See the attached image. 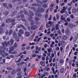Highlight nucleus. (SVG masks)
<instances>
[{
	"label": "nucleus",
	"mask_w": 78,
	"mask_h": 78,
	"mask_svg": "<svg viewBox=\"0 0 78 78\" xmlns=\"http://www.w3.org/2000/svg\"><path fill=\"white\" fill-rule=\"evenodd\" d=\"M3 32V29L2 28L1 26L0 27V33L2 34Z\"/></svg>",
	"instance_id": "2eb2a0df"
},
{
	"label": "nucleus",
	"mask_w": 78,
	"mask_h": 78,
	"mask_svg": "<svg viewBox=\"0 0 78 78\" xmlns=\"http://www.w3.org/2000/svg\"><path fill=\"white\" fill-rule=\"evenodd\" d=\"M69 47H70V44H68L67 45L66 47V49H67V50H68L69 49Z\"/></svg>",
	"instance_id": "2f4dec72"
},
{
	"label": "nucleus",
	"mask_w": 78,
	"mask_h": 78,
	"mask_svg": "<svg viewBox=\"0 0 78 78\" xmlns=\"http://www.w3.org/2000/svg\"><path fill=\"white\" fill-rule=\"evenodd\" d=\"M21 71V69L20 68H18L16 70V72H20Z\"/></svg>",
	"instance_id": "b1692460"
},
{
	"label": "nucleus",
	"mask_w": 78,
	"mask_h": 78,
	"mask_svg": "<svg viewBox=\"0 0 78 78\" xmlns=\"http://www.w3.org/2000/svg\"><path fill=\"white\" fill-rule=\"evenodd\" d=\"M43 7V8H46L47 7V4H44L42 5Z\"/></svg>",
	"instance_id": "f704fd0d"
},
{
	"label": "nucleus",
	"mask_w": 78,
	"mask_h": 78,
	"mask_svg": "<svg viewBox=\"0 0 78 78\" xmlns=\"http://www.w3.org/2000/svg\"><path fill=\"white\" fill-rule=\"evenodd\" d=\"M37 58L38 59H40V58H41V55H37Z\"/></svg>",
	"instance_id": "680f3d73"
},
{
	"label": "nucleus",
	"mask_w": 78,
	"mask_h": 78,
	"mask_svg": "<svg viewBox=\"0 0 78 78\" xmlns=\"http://www.w3.org/2000/svg\"><path fill=\"white\" fill-rule=\"evenodd\" d=\"M61 20H65V18L63 17V16H62L61 17Z\"/></svg>",
	"instance_id": "c756f323"
},
{
	"label": "nucleus",
	"mask_w": 78,
	"mask_h": 78,
	"mask_svg": "<svg viewBox=\"0 0 78 78\" xmlns=\"http://www.w3.org/2000/svg\"><path fill=\"white\" fill-rule=\"evenodd\" d=\"M15 72H16V71H15V70H13V71L12 72V75H14V74L15 73Z\"/></svg>",
	"instance_id": "49530a36"
},
{
	"label": "nucleus",
	"mask_w": 78,
	"mask_h": 78,
	"mask_svg": "<svg viewBox=\"0 0 78 78\" xmlns=\"http://www.w3.org/2000/svg\"><path fill=\"white\" fill-rule=\"evenodd\" d=\"M64 69L62 68L60 70V73H64Z\"/></svg>",
	"instance_id": "412c9836"
},
{
	"label": "nucleus",
	"mask_w": 78,
	"mask_h": 78,
	"mask_svg": "<svg viewBox=\"0 0 78 78\" xmlns=\"http://www.w3.org/2000/svg\"><path fill=\"white\" fill-rule=\"evenodd\" d=\"M10 49L11 50H12V51H14V47L13 46L11 47L10 48Z\"/></svg>",
	"instance_id": "a18cd8bd"
},
{
	"label": "nucleus",
	"mask_w": 78,
	"mask_h": 78,
	"mask_svg": "<svg viewBox=\"0 0 78 78\" xmlns=\"http://www.w3.org/2000/svg\"><path fill=\"white\" fill-rule=\"evenodd\" d=\"M49 35L51 37H53V36L54 35H55V34H50Z\"/></svg>",
	"instance_id": "bf43d9fd"
},
{
	"label": "nucleus",
	"mask_w": 78,
	"mask_h": 78,
	"mask_svg": "<svg viewBox=\"0 0 78 78\" xmlns=\"http://www.w3.org/2000/svg\"><path fill=\"white\" fill-rule=\"evenodd\" d=\"M40 64H41L43 67H45V62H43V61H41L40 62Z\"/></svg>",
	"instance_id": "9b49d317"
},
{
	"label": "nucleus",
	"mask_w": 78,
	"mask_h": 78,
	"mask_svg": "<svg viewBox=\"0 0 78 78\" xmlns=\"http://www.w3.org/2000/svg\"><path fill=\"white\" fill-rule=\"evenodd\" d=\"M72 12L73 13H76V9L75 8H73V9Z\"/></svg>",
	"instance_id": "4be33fe9"
},
{
	"label": "nucleus",
	"mask_w": 78,
	"mask_h": 78,
	"mask_svg": "<svg viewBox=\"0 0 78 78\" xmlns=\"http://www.w3.org/2000/svg\"><path fill=\"white\" fill-rule=\"evenodd\" d=\"M2 5L4 7H6V6H7V4L5 3H3Z\"/></svg>",
	"instance_id": "5fc2aeb1"
},
{
	"label": "nucleus",
	"mask_w": 78,
	"mask_h": 78,
	"mask_svg": "<svg viewBox=\"0 0 78 78\" xmlns=\"http://www.w3.org/2000/svg\"><path fill=\"white\" fill-rule=\"evenodd\" d=\"M29 14L30 16H34V13L32 12V11H29Z\"/></svg>",
	"instance_id": "f3484780"
},
{
	"label": "nucleus",
	"mask_w": 78,
	"mask_h": 78,
	"mask_svg": "<svg viewBox=\"0 0 78 78\" xmlns=\"http://www.w3.org/2000/svg\"><path fill=\"white\" fill-rule=\"evenodd\" d=\"M38 10L37 11V12H44V9L42 8L41 7L38 8Z\"/></svg>",
	"instance_id": "0eeeda50"
},
{
	"label": "nucleus",
	"mask_w": 78,
	"mask_h": 78,
	"mask_svg": "<svg viewBox=\"0 0 78 78\" xmlns=\"http://www.w3.org/2000/svg\"><path fill=\"white\" fill-rule=\"evenodd\" d=\"M35 19V20H36V21H39V18L37 17H35L34 18Z\"/></svg>",
	"instance_id": "7c9ffc66"
},
{
	"label": "nucleus",
	"mask_w": 78,
	"mask_h": 78,
	"mask_svg": "<svg viewBox=\"0 0 78 78\" xmlns=\"http://www.w3.org/2000/svg\"><path fill=\"white\" fill-rule=\"evenodd\" d=\"M29 45H35V43H30Z\"/></svg>",
	"instance_id": "4c0bfd02"
},
{
	"label": "nucleus",
	"mask_w": 78,
	"mask_h": 78,
	"mask_svg": "<svg viewBox=\"0 0 78 78\" xmlns=\"http://www.w3.org/2000/svg\"><path fill=\"white\" fill-rule=\"evenodd\" d=\"M67 38H68V37L66 35H64L63 36V39L64 40H67Z\"/></svg>",
	"instance_id": "4468645a"
},
{
	"label": "nucleus",
	"mask_w": 78,
	"mask_h": 78,
	"mask_svg": "<svg viewBox=\"0 0 78 78\" xmlns=\"http://www.w3.org/2000/svg\"><path fill=\"white\" fill-rule=\"evenodd\" d=\"M73 36H71L69 39V41L70 42H71V41H72L73 40Z\"/></svg>",
	"instance_id": "a19ab883"
},
{
	"label": "nucleus",
	"mask_w": 78,
	"mask_h": 78,
	"mask_svg": "<svg viewBox=\"0 0 78 78\" xmlns=\"http://www.w3.org/2000/svg\"><path fill=\"white\" fill-rule=\"evenodd\" d=\"M32 6H39V4H32Z\"/></svg>",
	"instance_id": "09e8293b"
},
{
	"label": "nucleus",
	"mask_w": 78,
	"mask_h": 78,
	"mask_svg": "<svg viewBox=\"0 0 78 78\" xmlns=\"http://www.w3.org/2000/svg\"><path fill=\"white\" fill-rule=\"evenodd\" d=\"M12 35L13 37H14L15 38H16V37H17V35L16 32H15V31H14L13 32Z\"/></svg>",
	"instance_id": "1a4fd4ad"
},
{
	"label": "nucleus",
	"mask_w": 78,
	"mask_h": 78,
	"mask_svg": "<svg viewBox=\"0 0 78 78\" xmlns=\"http://www.w3.org/2000/svg\"><path fill=\"white\" fill-rule=\"evenodd\" d=\"M23 26H24L23 25H22V24H20V26H18V28H22V27L23 28Z\"/></svg>",
	"instance_id": "79ce46f5"
},
{
	"label": "nucleus",
	"mask_w": 78,
	"mask_h": 78,
	"mask_svg": "<svg viewBox=\"0 0 78 78\" xmlns=\"http://www.w3.org/2000/svg\"><path fill=\"white\" fill-rule=\"evenodd\" d=\"M13 13L14 14V15L12 14L11 15V17H12V16H15L16 14L17 13V11H15Z\"/></svg>",
	"instance_id": "5701e85b"
},
{
	"label": "nucleus",
	"mask_w": 78,
	"mask_h": 78,
	"mask_svg": "<svg viewBox=\"0 0 78 78\" xmlns=\"http://www.w3.org/2000/svg\"><path fill=\"white\" fill-rule=\"evenodd\" d=\"M68 26L69 28H75V25L71 23H69Z\"/></svg>",
	"instance_id": "423d86ee"
},
{
	"label": "nucleus",
	"mask_w": 78,
	"mask_h": 78,
	"mask_svg": "<svg viewBox=\"0 0 78 78\" xmlns=\"http://www.w3.org/2000/svg\"><path fill=\"white\" fill-rule=\"evenodd\" d=\"M66 11V8L64 6L62 10H61L60 12L61 14H63Z\"/></svg>",
	"instance_id": "39448f33"
},
{
	"label": "nucleus",
	"mask_w": 78,
	"mask_h": 78,
	"mask_svg": "<svg viewBox=\"0 0 78 78\" xmlns=\"http://www.w3.org/2000/svg\"><path fill=\"white\" fill-rule=\"evenodd\" d=\"M35 14L37 16H38V17H41V14L39 13H35Z\"/></svg>",
	"instance_id": "dca6fc26"
},
{
	"label": "nucleus",
	"mask_w": 78,
	"mask_h": 78,
	"mask_svg": "<svg viewBox=\"0 0 78 78\" xmlns=\"http://www.w3.org/2000/svg\"><path fill=\"white\" fill-rule=\"evenodd\" d=\"M49 56H47L46 58V61H48L49 59H50V57L49 58Z\"/></svg>",
	"instance_id": "c9c22d12"
},
{
	"label": "nucleus",
	"mask_w": 78,
	"mask_h": 78,
	"mask_svg": "<svg viewBox=\"0 0 78 78\" xmlns=\"http://www.w3.org/2000/svg\"><path fill=\"white\" fill-rule=\"evenodd\" d=\"M66 34V35L67 36H69V35L70 34V32L69 31H67V32H65Z\"/></svg>",
	"instance_id": "a211bd4d"
},
{
	"label": "nucleus",
	"mask_w": 78,
	"mask_h": 78,
	"mask_svg": "<svg viewBox=\"0 0 78 78\" xmlns=\"http://www.w3.org/2000/svg\"><path fill=\"white\" fill-rule=\"evenodd\" d=\"M19 32L20 33H21V34H23V31L22 29H20L19 30Z\"/></svg>",
	"instance_id": "a878e982"
},
{
	"label": "nucleus",
	"mask_w": 78,
	"mask_h": 78,
	"mask_svg": "<svg viewBox=\"0 0 78 78\" xmlns=\"http://www.w3.org/2000/svg\"><path fill=\"white\" fill-rule=\"evenodd\" d=\"M12 30H9V35H11V34H12Z\"/></svg>",
	"instance_id": "58836bf2"
},
{
	"label": "nucleus",
	"mask_w": 78,
	"mask_h": 78,
	"mask_svg": "<svg viewBox=\"0 0 78 78\" xmlns=\"http://www.w3.org/2000/svg\"><path fill=\"white\" fill-rule=\"evenodd\" d=\"M67 20L68 22H70V21L71 20L70 18H67Z\"/></svg>",
	"instance_id": "338daca9"
},
{
	"label": "nucleus",
	"mask_w": 78,
	"mask_h": 78,
	"mask_svg": "<svg viewBox=\"0 0 78 78\" xmlns=\"http://www.w3.org/2000/svg\"><path fill=\"white\" fill-rule=\"evenodd\" d=\"M22 75V72L19 71L17 74V76H20V75Z\"/></svg>",
	"instance_id": "cd10ccee"
},
{
	"label": "nucleus",
	"mask_w": 78,
	"mask_h": 78,
	"mask_svg": "<svg viewBox=\"0 0 78 78\" xmlns=\"http://www.w3.org/2000/svg\"><path fill=\"white\" fill-rule=\"evenodd\" d=\"M77 39H78V38L77 37H76V36L75 37H74V39H73L74 42H76V41L77 40Z\"/></svg>",
	"instance_id": "aec40b11"
},
{
	"label": "nucleus",
	"mask_w": 78,
	"mask_h": 78,
	"mask_svg": "<svg viewBox=\"0 0 78 78\" xmlns=\"http://www.w3.org/2000/svg\"><path fill=\"white\" fill-rule=\"evenodd\" d=\"M24 34L26 37H29L30 36V33L28 31L25 32Z\"/></svg>",
	"instance_id": "6e6552de"
},
{
	"label": "nucleus",
	"mask_w": 78,
	"mask_h": 78,
	"mask_svg": "<svg viewBox=\"0 0 78 78\" xmlns=\"http://www.w3.org/2000/svg\"><path fill=\"white\" fill-rule=\"evenodd\" d=\"M33 18V17L32 16H29V18L28 19V20H29V21L31 22V24L32 25H34V22L33 21V20H32V19Z\"/></svg>",
	"instance_id": "7ed1b4c3"
},
{
	"label": "nucleus",
	"mask_w": 78,
	"mask_h": 78,
	"mask_svg": "<svg viewBox=\"0 0 78 78\" xmlns=\"http://www.w3.org/2000/svg\"><path fill=\"white\" fill-rule=\"evenodd\" d=\"M7 44L9 45H13V44H14V40L12 39H11L10 42L9 41H8Z\"/></svg>",
	"instance_id": "20e7f679"
},
{
	"label": "nucleus",
	"mask_w": 78,
	"mask_h": 78,
	"mask_svg": "<svg viewBox=\"0 0 78 78\" xmlns=\"http://www.w3.org/2000/svg\"><path fill=\"white\" fill-rule=\"evenodd\" d=\"M54 5H55V4L52 3L51 5L50 6L51 8H53L54 6Z\"/></svg>",
	"instance_id": "774afa93"
},
{
	"label": "nucleus",
	"mask_w": 78,
	"mask_h": 78,
	"mask_svg": "<svg viewBox=\"0 0 78 78\" xmlns=\"http://www.w3.org/2000/svg\"><path fill=\"white\" fill-rule=\"evenodd\" d=\"M72 63V61L69 60V66H71Z\"/></svg>",
	"instance_id": "13d9d810"
},
{
	"label": "nucleus",
	"mask_w": 78,
	"mask_h": 78,
	"mask_svg": "<svg viewBox=\"0 0 78 78\" xmlns=\"http://www.w3.org/2000/svg\"><path fill=\"white\" fill-rule=\"evenodd\" d=\"M44 27L43 25H41L40 27V28L39 29V30L40 31H41V30H42V29H43V28Z\"/></svg>",
	"instance_id": "72a5a7b5"
},
{
	"label": "nucleus",
	"mask_w": 78,
	"mask_h": 78,
	"mask_svg": "<svg viewBox=\"0 0 78 78\" xmlns=\"http://www.w3.org/2000/svg\"><path fill=\"white\" fill-rule=\"evenodd\" d=\"M44 76H45V75L44 74L41 76V78H43L44 77Z\"/></svg>",
	"instance_id": "69168bd1"
},
{
	"label": "nucleus",
	"mask_w": 78,
	"mask_h": 78,
	"mask_svg": "<svg viewBox=\"0 0 78 78\" xmlns=\"http://www.w3.org/2000/svg\"><path fill=\"white\" fill-rule=\"evenodd\" d=\"M20 17L21 18H24V17H25V16H24V15L23 14H21L20 15Z\"/></svg>",
	"instance_id": "6e6d98bb"
},
{
	"label": "nucleus",
	"mask_w": 78,
	"mask_h": 78,
	"mask_svg": "<svg viewBox=\"0 0 78 78\" xmlns=\"http://www.w3.org/2000/svg\"><path fill=\"white\" fill-rule=\"evenodd\" d=\"M73 77H74V78H76V74L74 73L73 76Z\"/></svg>",
	"instance_id": "0e129e2a"
},
{
	"label": "nucleus",
	"mask_w": 78,
	"mask_h": 78,
	"mask_svg": "<svg viewBox=\"0 0 78 78\" xmlns=\"http://www.w3.org/2000/svg\"><path fill=\"white\" fill-rule=\"evenodd\" d=\"M70 17L71 18V19H73L74 18V15L73 14H71L70 16Z\"/></svg>",
	"instance_id": "c03bdc74"
},
{
	"label": "nucleus",
	"mask_w": 78,
	"mask_h": 78,
	"mask_svg": "<svg viewBox=\"0 0 78 78\" xmlns=\"http://www.w3.org/2000/svg\"><path fill=\"white\" fill-rule=\"evenodd\" d=\"M37 56V55L36 54H35V55H34V54H32V58H33V57H36V56Z\"/></svg>",
	"instance_id": "de8ad7c7"
},
{
	"label": "nucleus",
	"mask_w": 78,
	"mask_h": 78,
	"mask_svg": "<svg viewBox=\"0 0 78 78\" xmlns=\"http://www.w3.org/2000/svg\"><path fill=\"white\" fill-rule=\"evenodd\" d=\"M59 62L60 64H63V63H64V60L62 59H61L60 60Z\"/></svg>",
	"instance_id": "c85d7f7f"
},
{
	"label": "nucleus",
	"mask_w": 78,
	"mask_h": 78,
	"mask_svg": "<svg viewBox=\"0 0 78 78\" xmlns=\"http://www.w3.org/2000/svg\"><path fill=\"white\" fill-rule=\"evenodd\" d=\"M10 21L9 23L11 22H15V20L14 19H9Z\"/></svg>",
	"instance_id": "393cba45"
},
{
	"label": "nucleus",
	"mask_w": 78,
	"mask_h": 78,
	"mask_svg": "<svg viewBox=\"0 0 78 78\" xmlns=\"http://www.w3.org/2000/svg\"><path fill=\"white\" fill-rule=\"evenodd\" d=\"M6 69L7 70H12V68L7 67L6 68Z\"/></svg>",
	"instance_id": "37998d69"
},
{
	"label": "nucleus",
	"mask_w": 78,
	"mask_h": 78,
	"mask_svg": "<svg viewBox=\"0 0 78 78\" xmlns=\"http://www.w3.org/2000/svg\"><path fill=\"white\" fill-rule=\"evenodd\" d=\"M24 13L25 14H28V12L26 10H25L24 12Z\"/></svg>",
	"instance_id": "3c124183"
},
{
	"label": "nucleus",
	"mask_w": 78,
	"mask_h": 78,
	"mask_svg": "<svg viewBox=\"0 0 78 78\" xmlns=\"http://www.w3.org/2000/svg\"><path fill=\"white\" fill-rule=\"evenodd\" d=\"M9 22H10L9 19H7L6 20V23H8Z\"/></svg>",
	"instance_id": "603ef678"
},
{
	"label": "nucleus",
	"mask_w": 78,
	"mask_h": 78,
	"mask_svg": "<svg viewBox=\"0 0 78 78\" xmlns=\"http://www.w3.org/2000/svg\"><path fill=\"white\" fill-rule=\"evenodd\" d=\"M52 50V48H50L48 49V53L51 52V51Z\"/></svg>",
	"instance_id": "6ab92c4d"
},
{
	"label": "nucleus",
	"mask_w": 78,
	"mask_h": 78,
	"mask_svg": "<svg viewBox=\"0 0 78 78\" xmlns=\"http://www.w3.org/2000/svg\"><path fill=\"white\" fill-rule=\"evenodd\" d=\"M3 14L5 16H8V15L9 14V12H5Z\"/></svg>",
	"instance_id": "bb28decb"
},
{
	"label": "nucleus",
	"mask_w": 78,
	"mask_h": 78,
	"mask_svg": "<svg viewBox=\"0 0 78 78\" xmlns=\"http://www.w3.org/2000/svg\"><path fill=\"white\" fill-rule=\"evenodd\" d=\"M2 44L3 47L1 46L0 48V54L2 55V56L3 58H5V55L3 54V52H2V50L4 53H5V45L6 46H8V44L6 41H5L4 43H2Z\"/></svg>",
	"instance_id": "f257e3e1"
},
{
	"label": "nucleus",
	"mask_w": 78,
	"mask_h": 78,
	"mask_svg": "<svg viewBox=\"0 0 78 78\" xmlns=\"http://www.w3.org/2000/svg\"><path fill=\"white\" fill-rule=\"evenodd\" d=\"M53 25V23L51 21H49L46 23V28H48L49 27H51V25Z\"/></svg>",
	"instance_id": "f03ea898"
},
{
	"label": "nucleus",
	"mask_w": 78,
	"mask_h": 78,
	"mask_svg": "<svg viewBox=\"0 0 78 78\" xmlns=\"http://www.w3.org/2000/svg\"><path fill=\"white\" fill-rule=\"evenodd\" d=\"M14 46L15 47V48H17V44L16 43H15Z\"/></svg>",
	"instance_id": "473e14b6"
},
{
	"label": "nucleus",
	"mask_w": 78,
	"mask_h": 78,
	"mask_svg": "<svg viewBox=\"0 0 78 78\" xmlns=\"http://www.w3.org/2000/svg\"><path fill=\"white\" fill-rule=\"evenodd\" d=\"M37 26H32L31 27V29L32 30H36L37 28Z\"/></svg>",
	"instance_id": "9d476101"
},
{
	"label": "nucleus",
	"mask_w": 78,
	"mask_h": 78,
	"mask_svg": "<svg viewBox=\"0 0 78 78\" xmlns=\"http://www.w3.org/2000/svg\"><path fill=\"white\" fill-rule=\"evenodd\" d=\"M61 46L62 47H65V42L64 41L61 42Z\"/></svg>",
	"instance_id": "f8f14e48"
},
{
	"label": "nucleus",
	"mask_w": 78,
	"mask_h": 78,
	"mask_svg": "<svg viewBox=\"0 0 78 78\" xmlns=\"http://www.w3.org/2000/svg\"><path fill=\"white\" fill-rule=\"evenodd\" d=\"M41 37H39L37 40V42H39V41H40V40H41Z\"/></svg>",
	"instance_id": "4d7b16f0"
},
{
	"label": "nucleus",
	"mask_w": 78,
	"mask_h": 78,
	"mask_svg": "<svg viewBox=\"0 0 78 78\" xmlns=\"http://www.w3.org/2000/svg\"><path fill=\"white\" fill-rule=\"evenodd\" d=\"M71 9H72V7H69L68 8V11H70V10H71Z\"/></svg>",
	"instance_id": "052dcab7"
},
{
	"label": "nucleus",
	"mask_w": 78,
	"mask_h": 78,
	"mask_svg": "<svg viewBox=\"0 0 78 78\" xmlns=\"http://www.w3.org/2000/svg\"><path fill=\"white\" fill-rule=\"evenodd\" d=\"M41 48V47H40L39 48V47H38V46H37L36 47V50H38V51H40Z\"/></svg>",
	"instance_id": "ddd939ff"
},
{
	"label": "nucleus",
	"mask_w": 78,
	"mask_h": 78,
	"mask_svg": "<svg viewBox=\"0 0 78 78\" xmlns=\"http://www.w3.org/2000/svg\"><path fill=\"white\" fill-rule=\"evenodd\" d=\"M56 16L57 17V20H58L59 19V15L57 14L56 15Z\"/></svg>",
	"instance_id": "ea45409f"
},
{
	"label": "nucleus",
	"mask_w": 78,
	"mask_h": 78,
	"mask_svg": "<svg viewBox=\"0 0 78 78\" xmlns=\"http://www.w3.org/2000/svg\"><path fill=\"white\" fill-rule=\"evenodd\" d=\"M30 59V58H27L26 59H24L25 61H28Z\"/></svg>",
	"instance_id": "864d4df0"
},
{
	"label": "nucleus",
	"mask_w": 78,
	"mask_h": 78,
	"mask_svg": "<svg viewBox=\"0 0 78 78\" xmlns=\"http://www.w3.org/2000/svg\"><path fill=\"white\" fill-rule=\"evenodd\" d=\"M17 53V52L16 51H14L12 52V53H11V54H12V55L16 54Z\"/></svg>",
	"instance_id": "e433bc0d"
},
{
	"label": "nucleus",
	"mask_w": 78,
	"mask_h": 78,
	"mask_svg": "<svg viewBox=\"0 0 78 78\" xmlns=\"http://www.w3.org/2000/svg\"><path fill=\"white\" fill-rule=\"evenodd\" d=\"M69 23H68L66 22V23H65L64 25L65 26H66V27H67V25H68Z\"/></svg>",
	"instance_id": "e2e57ef3"
},
{
	"label": "nucleus",
	"mask_w": 78,
	"mask_h": 78,
	"mask_svg": "<svg viewBox=\"0 0 78 78\" xmlns=\"http://www.w3.org/2000/svg\"><path fill=\"white\" fill-rule=\"evenodd\" d=\"M55 29H56L55 28V27H53L52 28L51 31H55Z\"/></svg>",
	"instance_id": "8fccbe9b"
}]
</instances>
